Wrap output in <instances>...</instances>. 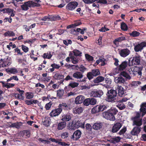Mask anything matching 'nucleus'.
<instances>
[{
	"instance_id": "nucleus-1",
	"label": "nucleus",
	"mask_w": 146,
	"mask_h": 146,
	"mask_svg": "<svg viewBox=\"0 0 146 146\" xmlns=\"http://www.w3.org/2000/svg\"><path fill=\"white\" fill-rule=\"evenodd\" d=\"M117 110L114 108H112L107 111L102 113L103 117L106 119L110 121H114L115 120V115L118 112Z\"/></svg>"
},
{
	"instance_id": "nucleus-2",
	"label": "nucleus",
	"mask_w": 146,
	"mask_h": 146,
	"mask_svg": "<svg viewBox=\"0 0 146 146\" xmlns=\"http://www.w3.org/2000/svg\"><path fill=\"white\" fill-rule=\"evenodd\" d=\"M85 124V122L81 120H74L71 123L69 129L70 130H74L79 127L84 129Z\"/></svg>"
},
{
	"instance_id": "nucleus-3",
	"label": "nucleus",
	"mask_w": 146,
	"mask_h": 146,
	"mask_svg": "<svg viewBox=\"0 0 146 146\" xmlns=\"http://www.w3.org/2000/svg\"><path fill=\"white\" fill-rule=\"evenodd\" d=\"M117 94L116 90L112 89L108 90L106 94V101L111 102H115L116 100V97Z\"/></svg>"
},
{
	"instance_id": "nucleus-4",
	"label": "nucleus",
	"mask_w": 146,
	"mask_h": 146,
	"mask_svg": "<svg viewBox=\"0 0 146 146\" xmlns=\"http://www.w3.org/2000/svg\"><path fill=\"white\" fill-rule=\"evenodd\" d=\"M21 6L22 10L27 11L29 9V7L32 6L39 7L40 6V5L39 3L33 2L32 1H29L24 3V4Z\"/></svg>"
},
{
	"instance_id": "nucleus-5",
	"label": "nucleus",
	"mask_w": 146,
	"mask_h": 146,
	"mask_svg": "<svg viewBox=\"0 0 146 146\" xmlns=\"http://www.w3.org/2000/svg\"><path fill=\"white\" fill-rule=\"evenodd\" d=\"M141 56L137 54L133 57H131L129 59V66L139 65L140 63Z\"/></svg>"
},
{
	"instance_id": "nucleus-6",
	"label": "nucleus",
	"mask_w": 146,
	"mask_h": 146,
	"mask_svg": "<svg viewBox=\"0 0 146 146\" xmlns=\"http://www.w3.org/2000/svg\"><path fill=\"white\" fill-rule=\"evenodd\" d=\"M143 66L139 67L135 66L133 68H131L129 70V72L130 74L133 75V76L138 74L139 76L142 75L141 71L143 68Z\"/></svg>"
},
{
	"instance_id": "nucleus-7",
	"label": "nucleus",
	"mask_w": 146,
	"mask_h": 146,
	"mask_svg": "<svg viewBox=\"0 0 146 146\" xmlns=\"http://www.w3.org/2000/svg\"><path fill=\"white\" fill-rule=\"evenodd\" d=\"M100 74V73L99 69H93L91 72H87L86 76L89 80H90L93 79L94 77H96Z\"/></svg>"
},
{
	"instance_id": "nucleus-8",
	"label": "nucleus",
	"mask_w": 146,
	"mask_h": 146,
	"mask_svg": "<svg viewBox=\"0 0 146 146\" xmlns=\"http://www.w3.org/2000/svg\"><path fill=\"white\" fill-rule=\"evenodd\" d=\"M78 5V3L76 1H71L68 3L66 7V9L67 11H73Z\"/></svg>"
},
{
	"instance_id": "nucleus-9",
	"label": "nucleus",
	"mask_w": 146,
	"mask_h": 146,
	"mask_svg": "<svg viewBox=\"0 0 146 146\" xmlns=\"http://www.w3.org/2000/svg\"><path fill=\"white\" fill-rule=\"evenodd\" d=\"M146 46V42H143L134 46V50L136 52L141 51L143 48Z\"/></svg>"
},
{
	"instance_id": "nucleus-10",
	"label": "nucleus",
	"mask_w": 146,
	"mask_h": 146,
	"mask_svg": "<svg viewBox=\"0 0 146 146\" xmlns=\"http://www.w3.org/2000/svg\"><path fill=\"white\" fill-rule=\"evenodd\" d=\"M103 92L101 90H94L91 92V96L95 98L100 97L103 94Z\"/></svg>"
},
{
	"instance_id": "nucleus-11",
	"label": "nucleus",
	"mask_w": 146,
	"mask_h": 146,
	"mask_svg": "<svg viewBox=\"0 0 146 146\" xmlns=\"http://www.w3.org/2000/svg\"><path fill=\"white\" fill-rule=\"evenodd\" d=\"M62 109L58 108L53 110L50 113V115L51 117H55L58 115L62 111Z\"/></svg>"
},
{
	"instance_id": "nucleus-12",
	"label": "nucleus",
	"mask_w": 146,
	"mask_h": 146,
	"mask_svg": "<svg viewBox=\"0 0 146 146\" xmlns=\"http://www.w3.org/2000/svg\"><path fill=\"white\" fill-rule=\"evenodd\" d=\"M122 126V124L119 122L114 123L112 127L111 132L113 133H116L118 131Z\"/></svg>"
},
{
	"instance_id": "nucleus-13",
	"label": "nucleus",
	"mask_w": 146,
	"mask_h": 146,
	"mask_svg": "<svg viewBox=\"0 0 146 146\" xmlns=\"http://www.w3.org/2000/svg\"><path fill=\"white\" fill-rule=\"evenodd\" d=\"M130 51L127 48L121 50L119 51V54L123 57H125L128 55L130 53Z\"/></svg>"
},
{
	"instance_id": "nucleus-14",
	"label": "nucleus",
	"mask_w": 146,
	"mask_h": 146,
	"mask_svg": "<svg viewBox=\"0 0 146 146\" xmlns=\"http://www.w3.org/2000/svg\"><path fill=\"white\" fill-rule=\"evenodd\" d=\"M81 134V131L79 130H77L74 133L71 138H73L75 140H78L80 137Z\"/></svg>"
},
{
	"instance_id": "nucleus-15",
	"label": "nucleus",
	"mask_w": 146,
	"mask_h": 146,
	"mask_svg": "<svg viewBox=\"0 0 146 146\" xmlns=\"http://www.w3.org/2000/svg\"><path fill=\"white\" fill-rule=\"evenodd\" d=\"M128 65L129 66V61L128 62L126 60L123 61L118 66V69L119 71L123 70L126 68Z\"/></svg>"
},
{
	"instance_id": "nucleus-16",
	"label": "nucleus",
	"mask_w": 146,
	"mask_h": 146,
	"mask_svg": "<svg viewBox=\"0 0 146 146\" xmlns=\"http://www.w3.org/2000/svg\"><path fill=\"white\" fill-rule=\"evenodd\" d=\"M141 127L136 126L134 127L131 131V134L134 136H137L141 131Z\"/></svg>"
},
{
	"instance_id": "nucleus-17",
	"label": "nucleus",
	"mask_w": 146,
	"mask_h": 146,
	"mask_svg": "<svg viewBox=\"0 0 146 146\" xmlns=\"http://www.w3.org/2000/svg\"><path fill=\"white\" fill-rule=\"evenodd\" d=\"M67 66H69L70 67H72L73 66H75L76 68L78 70L79 69V71H80L82 73V74L87 69V68L82 65H80V66H79L78 65H74L71 64H68L67 65Z\"/></svg>"
},
{
	"instance_id": "nucleus-18",
	"label": "nucleus",
	"mask_w": 146,
	"mask_h": 146,
	"mask_svg": "<svg viewBox=\"0 0 146 146\" xmlns=\"http://www.w3.org/2000/svg\"><path fill=\"white\" fill-rule=\"evenodd\" d=\"M64 76L63 75L57 73H56L54 76L55 79L60 80V84L62 83L64 80Z\"/></svg>"
},
{
	"instance_id": "nucleus-19",
	"label": "nucleus",
	"mask_w": 146,
	"mask_h": 146,
	"mask_svg": "<svg viewBox=\"0 0 146 146\" xmlns=\"http://www.w3.org/2000/svg\"><path fill=\"white\" fill-rule=\"evenodd\" d=\"M71 119V114L69 113L62 115L61 120L64 122L70 121Z\"/></svg>"
},
{
	"instance_id": "nucleus-20",
	"label": "nucleus",
	"mask_w": 146,
	"mask_h": 146,
	"mask_svg": "<svg viewBox=\"0 0 146 146\" xmlns=\"http://www.w3.org/2000/svg\"><path fill=\"white\" fill-rule=\"evenodd\" d=\"M126 39L125 36H121L117 38L113 41V43L117 46H118L119 45V42H121Z\"/></svg>"
},
{
	"instance_id": "nucleus-21",
	"label": "nucleus",
	"mask_w": 146,
	"mask_h": 146,
	"mask_svg": "<svg viewBox=\"0 0 146 146\" xmlns=\"http://www.w3.org/2000/svg\"><path fill=\"white\" fill-rule=\"evenodd\" d=\"M72 75L73 78L77 79H81L83 76L82 73L79 71H76L73 73Z\"/></svg>"
},
{
	"instance_id": "nucleus-22",
	"label": "nucleus",
	"mask_w": 146,
	"mask_h": 146,
	"mask_svg": "<svg viewBox=\"0 0 146 146\" xmlns=\"http://www.w3.org/2000/svg\"><path fill=\"white\" fill-rule=\"evenodd\" d=\"M85 97L84 96L80 95L77 96L75 100V102L76 104H80L84 102Z\"/></svg>"
},
{
	"instance_id": "nucleus-23",
	"label": "nucleus",
	"mask_w": 146,
	"mask_h": 146,
	"mask_svg": "<svg viewBox=\"0 0 146 146\" xmlns=\"http://www.w3.org/2000/svg\"><path fill=\"white\" fill-rule=\"evenodd\" d=\"M133 121V125H135L136 126L140 127L142 125V119H132Z\"/></svg>"
},
{
	"instance_id": "nucleus-24",
	"label": "nucleus",
	"mask_w": 146,
	"mask_h": 146,
	"mask_svg": "<svg viewBox=\"0 0 146 146\" xmlns=\"http://www.w3.org/2000/svg\"><path fill=\"white\" fill-rule=\"evenodd\" d=\"M116 90L118 91V95L120 96H122L124 94V89L121 86H117Z\"/></svg>"
},
{
	"instance_id": "nucleus-25",
	"label": "nucleus",
	"mask_w": 146,
	"mask_h": 146,
	"mask_svg": "<svg viewBox=\"0 0 146 146\" xmlns=\"http://www.w3.org/2000/svg\"><path fill=\"white\" fill-rule=\"evenodd\" d=\"M103 126V124L102 123H96L92 125V127L94 129L96 130L100 129Z\"/></svg>"
},
{
	"instance_id": "nucleus-26",
	"label": "nucleus",
	"mask_w": 146,
	"mask_h": 146,
	"mask_svg": "<svg viewBox=\"0 0 146 146\" xmlns=\"http://www.w3.org/2000/svg\"><path fill=\"white\" fill-rule=\"evenodd\" d=\"M114 80L115 82L117 84H124L125 81L124 78L121 76L116 77Z\"/></svg>"
},
{
	"instance_id": "nucleus-27",
	"label": "nucleus",
	"mask_w": 146,
	"mask_h": 146,
	"mask_svg": "<svg viewBox=\"0 0 146 146\" xmlns=\"http://www.w3.org/2000/svg\"><path fill=\"white\" fill-rule=\"evenodd\" d=\"M105 78L103 76H99L94 79L93 82L94 83H98L103 81Z\"/></svg>"
},
{
	"instance_id": "nucleus-28",
	"label": "nucleus",
	"mask_w": 146,
	"mask_h": 146,
	"mask_svg": "<svg viewBox=\"0 0 146 146\" xmlns=\"http://www.w3.org/2000/svg\"><path fill=\"white\" fill-rule=\"evenodd\" d=\"M66 125V122L63 121L58 124L57 128L58 130H61L65 127Z\"/></svg>"
},
{
	"instance_id": "nucleus-29",
	"label": "nucleus",
	"mask_w": 146,
	"mask_h": 146,
	"mask_svg": "<svg viewBox=\"0 0 146 146\" xmlns=\"http://www.w3.org/2000/svg\"><path fill=\"white\" fill-rule=\"evenodd\" d=\"M23 137L27 138L30 136V132L29 130H24L22 132Z\"/></svg>"
},
{
	"instance_id": "nucleus-30",
	"label": "nucleus",
	"mask_w": 146,
	"mask_h": 146,
	"mask_svg": "<svg viewBox=\"0 0 146 146\" xmlns=\"http://www.w3.org/2000/svg\"><path fill=\"white\" fill-rule=\"evenodd\" d=\"M84 129H85V130L86 131V132L90 133H92V127L90 124L86 123Z\"/></svg>"
},
{
	"instance_id": "nucleus-31",
	"label": "nucleus",
	"mask_w": 146,
	"mask_h": 146,
	"mask_svg": "<svg viewBox=\"0 0 146 146\" xmlns=\"http://www.w3.org/2000/svg\"><path fill=\"white\" fill-rule=\"evenodd\" d=\"M91 111L93 113H95L100 112V105L96 106L92 109Z\"/></svg>"
},
{
	"instance_id": "nucleus-32",
	"label": "nucleus",
	"mask_w": 146,
	"mask_h": 146,
	"mask_svg": "<svg viewBox=\"0 0 146 146\" xmlns=\"http://www.w3.org/2000/svg\"><path fill=\"white\" fill-rule=\"evenodd\" d=\"M43 123L45 126H49L50 124V119L48 117H45Z\"/></svg>"
},
{
	"instance_id": "nucleus-33",
	"label": "nucleus",
	"mask_w": 146,
	"mask_h": 146,
	"mask_svg": "<svg viewBox=\"0 0 146 146\" xmlns=\"http://www.w3.org/2000/svg\"><path fill=\"white\" fill-rule=\"evenodd\" d=\"M64 92L63 90L59 89L57 91L56 96L59 98H61L62 97Z\"/></svg>"
},
{
	"instance_id": "nucleus-34",
	"label": "nucleus",
	"mask_w": 146,
	"mask_h": 146,
	"mask_svg": "<svg viewBox=\"0 0 146 146\" xmlns=\"http://www.w3.org/2000/svg\"><path fill=\"white\" fill-rule=\"evenodd\" d=\"M26 98L27 99H31L34 97V93L31 92H27L25 94Z\"/></svg>"
},
{
	"instance_id": "nucleus-35",
	"label": "nucleus",
	"mask_w": 146,
	"mask_h": 146,
	"mask_svg": "<svg viewBox=\"0 0 146 146\" xmlns=\"http://www.w3.org/2000/svg\"><path fill=\"white\" fill-rule=\"evenodd\" d=\"M52 55L51 53V52L50 51H48L46 53H44L42 57L44 59H50L52 57Z\"/></svg>"
},
{
	"instance_id": "nucleus-36",
	"label": "nucleus",
	"mask_w": 146,
	"mask_h": 146,
	"mask_svg": "<svg viewBox=\"0 0 146 146\" xmlns=\"http://www.w3.org/2000/svg\"><path fill=\"white\" fill-rule=\"evenodd\" d=\"M4 35L5 36H14L15 33L12 31H8L4 34Z\"/></svg>"
},
{
	"instance_id": "nucleus-37",
	"label": "nucleus",
	"mask_w": 146,
	"mask_h": 146,
	"mask_svg": "<svg viewBox=\"0 0 146 146\" xmlns=\"http://www.w3.org/2000/svg\"><path fill=\"white\" fill-rule=\"evenodd\" d=\"M120 75L126 78V79L129 80L131 78V77L129 74L125 71H123L121 72Z\"/></svg>"
},
{
	"instance_id": "nucleus-38",
	"label": "nucleus",
	"mask_w": 146,
	"mask_h": 146,
	"mask_svg": "<svg viewBox=\"0 0 146 146\" xmlns=\"http://www.w3.org/2000/svg\"><path fill=\"white\" fill-rule=\"evenodd\" d=\"M20 123H21L18 122L12 123L9 125V127H15L17 129H19L21 126Z\"/></svg>"
},
{
	"instance_id": "nucleus-39",
	"label": "nucleus",
	"mask_w": 146,
	"mask_h": 146,
	"mask_svg": "<svg viewBox=\"0 0 146 146\" xmlns=\"http://www.w3.org/2000/svg\"><path fill=\"white\" fill-rule=\"evenodd\" d=\"M8 72L13 74H16L18 72V71L16 68H11L8 71Z\"/></svg>"
},
{
	"instance_id": "nucleus-40",
	"label": "nucleus",
	"mask_w": 146,
	"mask_h": 146,
	"mask_svg": "<svg viewBox=\"0 0 146 146\" xmlns=\"http://www.w3.org/2000/svg\"><path fill=\"white\" fill-rule=\"evenodd\" d=\"M121 28L122 30L127 31L128 29V27L127 25L124 22H122L121 25Z\"/></svg>"
},
{
	"instance_id": "nucleus-41",
	"label": "nucleus",
	"mask_w": 146,
	"mask_h": 146,
	"mask_svg": "<svg viewBox=\"0 0 146 146\" xmlns=\"http://www.w3.org/2000/svg\"><path fill=\"white\" fill-rule=\"evenodd\" d=\"M116 106L120 110H122L125 108L126 106L124 104L122 103L119 104Z\"/></svg>"
},
{
	"instance_id": "nucleus-42",
	"label": "nucleus",
	"mask_w": 146,
	"mask_h": 146,
	"mask_svg": "<svg viewBox=\"0 0 146 146\" xmlns=\"http://www.w3.org/2000/svg\"><path fill=\"white\" fill-rule=\"evenodd\" d=\"M140 34V33L136 31H133L131 33H129L130 36L135 37L138 36Z\"/></svg>"
},
{
	"instance_id": "nucleus-43",
	"label": "nucleus",
	"mask_w": 146,
	"mask_h": 146,
	"mask_svg": "<svg viewBox=\"0 0 146 146\" xmlns=\"http://www.w3.org/2000/svg\"><path fill=\"white\" fill-rule=\"evenodd\" d=\"M83 110V109L82 107L76 108L74 110V112L75 113L79 114L81 113Z\"/></svg>"
},
{
	"instance_id": "nucleus-44",
	"label": "nucleus",
	"mask_w": 146,
	"mask_h": 146,
	"mask_svg": "<svg viewBox=\"0 0 146 146\" xmlns=\"http://www.w3.org/2000/svg\"><path fill=\"white\" fill-rule=\"evenodd\" d=\"M74 55L76 56H81L82 52L78 50L75 49L73 51Z\"/></svg>"
},
{
	"instance_id": "nucleus-45",
	"label": "nucleus",
	"mask_w": 146,
	"mask_h": 146,
	"mask_svg": "<svg viewBox=\"0 0 146 146\" xmlns=\"http://www.w3.org/2000/svg\"><path fill=\"white\" fill-rule=\"evenodd\" d=\"M78 85L79 84L78 83L71 82L69 84L68 86L72 88H74L77 87Z\"/></svg>"
},
{
	"instance_id": "nucleus-46",
	"label": "nucleus",
	"mask_w": 146,
	"mask_h": 146,
	"mask_svg": "<svg viewBox=\"0 0 146 146\" xmlns=\"http://www.w3.org/2000/svg\"><path fill=\"white\" fill-rule=\"evenodd\" d=\"M120 139V137H117L114 138H113L111 140V142L114 143L119 142Z\"/></svg>"
},
{
	"instance_id": "nucleus-47",
	"label": "nucleus",
	"mask_w": 146,
	"mask_h": 146,
	"mask_svg": "<svg viewBox=\"0 0 146 146\" xmlns=\"http://www.w3.org/2000/svg\"><path fill=\"white\" fill-rule=\"evenodd\" d=\"M40 20L44 21H48L50 20H52V18L50 17V15L46 16L41 18Z\"/></svg>"
},
{
	"instance_id": "nucleus-48",
	"label": "nucleus",
	"mask_w": 146,
	"mask_h": 146,
	"mask_svg": "<svg viewBox=\"0 0 146 146\" xmlns=\"http://www.w3.org/2000/svg\"><path fill=\"white\" fill-rule=\"evenodd\" d=\"M85 56L86 59L88 61H92L94 60V58L92 56L88 54H85Z\"/></svg>"
},
{
	"instance_id": "nucleus-49",
	"label": "nucleus",
	"mask_w": 146,
	"mask_h": 146,
	"mask_svg": "<svg viewBox=\"0 0 146 146\" xmlns=\"http://www.w3.org/2000/svg\"><path fill=\"white\" fill-rule=\"evenodd\" d=\"M127 130L126 127L124 126L123 128L119 131V134L120 135L123 134L126 132Z\"/></svg>"
},
{
	"instance_id": "nucleus-50",
	"label": "nucleus",
	"mask_w": 146,
	"mask_h": 146,
	"mask_svg": "<svg viewBox=\"0 0 146 146\" xmlns=\"http://www.w3.org/2000/svg\"><path fill=\"white\" fill-rule=\"evenodd\" d=\"M82 1L86 4H89L98 1V0H82Z\"/></svg>"
},
{
	"instance_id": "nucleus-51",
	"label": "nucleus",
	"mask_w": 146,
	"mask_h": 146,
	"mask_svg": "<svg viewBox=\"0 0 146 146\" xmlns=\"http://www.w3.org/2000/svg\"><path fill=\"white\" fill-rule=\"evenodd\" d=\"M21 49L24 52L26 53L29 50V48L27 46L24 45H22L21 46Z\"/></svg>"
},
{
	"instance_id": "nucleus-52",
	"label": "nucleus",
	"mask_w": 146,
	"mask_h": 146,
	"mask_svg": "<svg viewBox=\"0 0 146 146\" xmlns=\"http://www.w3.org/2000/svg\"><path fill=\"white\" fill-rule=\"evenodd\" d=\"M90 98H87L84 100L83 104L85 106H87L90 105Z\"/></svg>"
},
{
	"instance_id": "nucleus-53",
	"label": "nucleus",
	"mask_w": 146,
	"mask_h": 146,
	"mask_svg": "<svg viewBox=\"0 0 146 146\" xmlns=\"http://www.w3.org/2000/svg\"><path fill=\"white\" fill-rule=\"evenodd\" d=\"M140 110L141 112L142 113V116H143L146 113V108L141 107Z\"/></svg>"
},
{
	"instance_id": "nucleus-54",
	"label": "nucleus",
	"mask_w": 146,
	"mask_h": 146,
	"mask_svg": "<svg viewBox=\"0 0 146 146\" xmlns=\"http://www.w3.org/2000/svg\"><path fill=\"white\" fill-rule=\"evenodd\" d=\"M52 102H50L49 103H47L45 105V108L46 110H49L51 107L52 105Z\"/></svg>"
},
{
	"instance_id": "nucleus-55",
	"label": "nucleus",
	"mask_w": 146,
	"mask_h": 146,
	"mask_svg": "<svg viewBox=\"0 0 146 146\" xmlns=\"http://www.w3.org/2000/svg\"><path fill=\"white\" fill-rule=\"evenodd\" d=\"M71 60L72 63L74 64L78 63L79 61L78 58L75 56L72 58Z\"/></svg>"
},
{
	"instance_id": "nucleus-56",
	"label": "nucleus",
	"mask_w": 146,
	"mask_h": 146,
	"mask_svg": "<svg viewBox=\"0 0 146 146\" xmlns=\"http://www.w3.org/2000/svg\"><path fill=\"white\" fill-rule=\"evenodd\" d=\"M105 82L108 86H110L111 83V80L110 79L106 78H105Z\"/></svg>"
},
{
	"instance_id": "nucleus-57",
	"label": "nucleus",
	"mask_w": 146,
	"mask_h": 146,
	"mask_svg": "<svg viewBox=\"0 0 146 146\" xmlns=\"http://www.w3.org/2000/svg\"><path fill=\"white\" fill-rule=\"evenodd\" d=\"M15 85V84H14L9 83H7L5 86V87L6 88L8 89L14 87Z\"/></svg>"
},
{
	"instance_id": "nucleus-58",
	"label": "nucleus",
	"mask_w": 146,
	"mask_h": 146,
	"mask_svg": "<svg viewBox=\"0 0 146 146\" xmlns=\"http://www.w3.org/2000/svg\"><path fill=\"white\" fill-rule=\"evenodd\" d=\"M14 51L15 52H17V55H22L23 53V52H21L20 49H19L18 47L14 49Z\"/></svg>"
},
{
	"instance_id": "nucleus-59",
	"label": "nucleus",
	"mask_w": 146,
	"mask_h": 146,
	"mask_svg": "<svg viewBox=\"0 0 146 146\" xmlns=\"http://www.w3.org/2000/svg\"><path fill=\"white\" fill-rule=\"evenodd\" d=\"M46 140H44L42 139V138H39L38 139V140L40 141H45V143H44V144H45L46 143V144H49L50 142V141L49 140L48 138H46Z\"/></svg>"
},
{
	"instance_id": "nucleus-60",
	"label": "nucleus",
	"mask_w": 146,
	"mask_h": 146,
	"mask_svg": "<svg viewBox=\"0 0 146 146\" xmlns=\"http://www.w3.org/2000/svg\"><path fill=\"white\" fill-rule=\"evenodd\" d=\"M70 74L69 73V74H68L66 77L65 78V79H64V80L66 81H67L68 80H73L74 79L73 78L72 76L70 75Z\"/></svg>"
},
{
	"instance_id": "nucleus-61",
	"label": "nucleus",
	"mask_w": 146,
	"mask_h": 146,
	"mask_svg": "<svg viewBox=\"0 0 146 146\" xmlns=\"http://www.w3.org/2000/svg\"><path fill=\"white\" fill-rule=\"evenodd\" d=\"M68 136V133L67 132H65L62 133L61 134V137L63 139L67 138Z\"/></svg>"
},
{
	"instance_id": "nucleus-62",
	"label": "nucleus",
	"mask_w": 146,
	"mask_h": 146,
	"mask_svg": "<svg viewBox=\"0 0 146 146\" xmlns=\"http://www.w3.org/2000/svg\"><path fill=\"white\" fill-rule=\"evenodd\" d=\"M90 104L91 105H94L95 104L96 102V99L92 98H90Z\"/></svg>"
},
{
	"instance_id": "nucleus-63",
	"label": "nucleus",
	"mask_w": 146,
	"mask_h": 146,
	"mask_svg": "<svg viewBox=\"0 0 146 146\" xmlns=\"http://www.w3.org/2000/svg\"><path fill=\"white\" fill-rule=\"evenodd\" d=\"M100 111H103L107 109V107L105 105H100Z\"/></svg>"
},
{
	"instance_id": "nucleus-64",
	"label": "nucleus",
	"mask_w": 146,
	"mask_h": 146,
	"mask_svg": "<svg viewBox=\"0 0 146 146\" xmlns=\"http://www.w3.org/2000/svg\"><path fill=\"white\" fill-rule=\"evenodd\" d=\"M82 23L81 22L79 21H77L74 24H73L74 26V27L75 28L76 26H78L81 24H82Z\"/></svg>"
}]
</instances>
